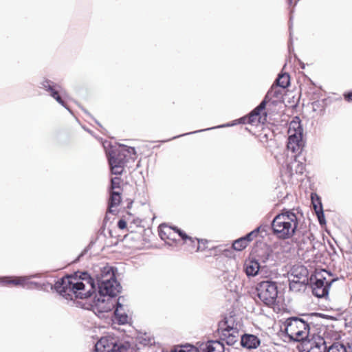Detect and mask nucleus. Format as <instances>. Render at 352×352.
<instances>
[{"label": "nucleus", "instance_id": "33", "mask_svg": "<svg viewBox=\"0 0 352 352\" xmlns=\"http://www.w3.org/2000/svg\"><path fill=\"white\" fill-rule=\"evenodd\" d=\"M234 124H226L221 125V126H216V128L225 127V126H233ZM215 129V127H211V128H208V129H206L197 130V131H194V132L186 133H184V134H182V135L175 136L173 138H171V140H173V139H175V138H179L181 136L187 135H190V134H192V133H199V132H201V131H206V130H210V129ZM168 140H170V139H169Z\"/></svg>", "mask_w": 352, "mask_h": 352}, {"label": "nucleus", "instance_id": "3", "mask_svg": "<svg viewBox=\"0 0 352 352\" xmlns=\"http://www.w3.org/2000/svg\"><path fill=\"white\" fill-rule=\"evenodd\" d=\"M108 157V162L111 168V174L121 175L124 170L125 164L129 160L136 157V152L134 147L125 145L111 146L106 151Z\"/></svg>", "mask_w": 352, "mask_h": 352}, {"label": "nucleus", "instance_id": "34", "mask_svg": "<svg viewBox=\"0 0 352 352\" xmlns=\"http://www.w3.org/2000/svg\"><path fill=\"white\" fill-rule=\"evenodd\" d=\"M193 240L195 241L194 243L188 242L187 243L190 244L193 248L196 247V251H202L206 248L203 241H200L197 239H195Z\"/></svg>", "mask_w": 352, "mask_h": 352}, {"label": "nucleus", "instance_id": "6", "mask_svg": "<svg viewBox=\"0 0 352 352\" xmlns=\"http://www.w3.org/2000/svg\"><path fill=\"white\" fill-rule=\"evenodd\" d=\"M96 352H142V349L133 350L120 342L118 337L107 335L95 344Z\"/></svg>", "mask_w": 352, "mask_h": 352}, {"label": "nucleus", "instance_id": "28", "mask_svg": "<svg viewBox=\"0 0 352 352\" xmlns=\"http://www.w3.org/2000/svg\"><path fill=\"white\" fill-rule=\"evenodd\" d=\"M278 87L279 86H277L276 84L273 85L266 94L267 98H269L270 100H271L272 98H280V96L282 95V91L278 88Z\"/></svg>", "mask_w": 352, "mask_h": 352}, {"label": "nucleus", "instance_id": "44", "mask_svg": "<svg viewBox=\"0 0 352 352\" xmlns=\"http://www.w3.org/2000/svg\"><path fill=\"white\" fill-rule=\"evenodd\" d=\"M288 2H289V4H291L292 2V0H288Z\"/></svg>", "mask_w": 352, "mask_h": 352}, {"label": "nucleus", "instance_id": "15", "mask_svg": "<svg viewBox=\"0 0 352 352\" xmlns=\"http://www.w3.org/2000/svg\"><path fill=\"white\" fill-rule=\"evenodd\" d=\"M265 269V266L261 265L254 258L246 261L244 263V272L248 277L256 276L258 273L262 274Z\"/></svg>", "mask_w": 352, "mask_h": 352}, {"label": "nucleus", "instance_id": "21", "mask_svg": "<svg viewBox=\"0 0 352 352\" xmlns=\"http://www.w3.org/2000/svg\"><path fill=\"white\" fill-rule=\"evenodd\" d=\"M287 170L289 177H292L294 173L302 175L305 170V165L295 160L287 165Z\"/></svg>", "mask_w": 352, "mask_h": 352}, {"label": "nucleus", "instance_id": "27", "mask_svg": "<svg viewBox=\"0 0 352 352\" xmlns=\"http://www.w3.org/2000/svg\"><path fill=\"white\" fill-rule=\"evenodd\" d=\"M326 352H347V349L344 344L336 342L327 346Z\"/></svg>", "mask_w": 352, "mask_h": 352}, {"label": "nucleus", "instance_id": "18", "mask_svg": "<svg viewBox=\"0 0 352 352\" xmlns=\"http://www.w3.org/2000/svg\"><path fill=\"white\" fill-rule=\"evenodd\" d=\"M308 270L303 265H294L290 271L289 278L307 282Z\"/></svg>", "mask_w": 352, "mask_h": 352}, {"label": "nucleus", "instance_id": "13", "mask_svg": "<svg viewBox=\"0 0 352 352\" xmlns=\"http://www.w3.org/2000/svg\"><path fill=\"white\" fill-rule=\"evenodd\" d=\"M314 333V336L307 340L309 346L307 348V352H326L327 351V342L320 334Z\"/></svg>", "mask_w": 352, "mask_h": 352}, {"label": "nucleus", "instance_id": "24", "mask_svg": "<svg viewBox=\"0 0 352 352\" xmlns=\"http://www.w3.org/2000/svg\"><path fill=\"white\" fill-rule=\"evenodd\" d=\"M289 289L292 292H298L303 289L305 287L307 282L296 280L294 279H289Z\"/></svg>", "mask_w": 352, "mask_h": 352}, {"label": "nucleus", "instance_id": "37", "mask_svg": "<svg viewBox=\"0 0 352 352\" xmlns=\"http://www.w3.org/2000/svg\"><path fill=\"white\" fill-rule=\"evenodd\" d=\"M263 111L259 108V107H256L251 113H252V117H261V111Z\"/></svg>", "mask_w": 352, "mask_h": 352}, {"label": "nucleus", "instance_id": "16", "mask_svg": "<svg viewBox=\"0 0 352 352\" xmlns=\"http://www.w3.org/2000/svg\"><path fill=\"white\" fill-rule=\"evenodd\" d=\"M177 234V235L179 236H180L181 239L186 243L188 242H190V243L195 242V241L193 240V239L192 237L188 236L185 232L177 229V228H168L166 231L162 230L160 232V237L163 240L166 238L168 239H171L173 241H175L176 239H175V236H172L173 234Z\"/></svg>", "mask_w": 352, "mask_h": 352}, {"label": "nucleus", "instance_id": "20", "mask_svg": "<svg viewBox=\"0 0 352 352\" xmlns=\"http://www.w3.org/2000/svg\"><path fill=\"white\" fill-rule=\"evenodd\" d=\"M115 319L120 324H124L128 322V316L124 311L122 305L120 302V297L117 299L114 311Z\"/></svg>", "mask_w": 352, "mask_h": 352}, {"label": "nucleus", "instance_id": "11", "mask_svg": "<svg viewBox=\"0 0 352 352\" xmlns=\"http://www.w3.org/2000/svg\"><path fill=\"white\" fill-rule=\"evenodd\" d=\"M232 322L233 319L230 317L219 324L221 340L230 346L234 344L240 336L237 327L230 324Z\"/></svg>", "mask_w": 352, "mask_h": 352}, {"label": "nucleus", "instance_id": "43", "mask_svg": "<svg viewBox=\"0 0 352 352\" xmlns=\"http://www.w3.org/2000/svg\"><path fill=\"white\" fill-rule=\"evenodd\" d=\"M86 251H87V250H85V251H84L82 254H80V255L79 256L78 258H79L80 256H82V255L84 254V253H85Z\"/></svg>", "mask_w": 352, "mask_h": 352}, {"label": "nucleus", "instance_id": "32", "mask_svg": "<svg viewBox=\"0 0 352 352\" xmlns=\"http://www.w3.org/2000/svg\"><path fill=\"white\" fill-rule=\"evenodd\" d=\"M121 179L115 177L111 179L110 191L120 190Z\"/></svg>", "mask_w": 352, "mask_h": 352}, {"label": "nucleus", "instance_id": "30", "mask_svg": "<svg viewBox=\"0 0 352 352\" xmlns=\"http://www.w3.org/2000/svg\"><path fill=\"white\" fill-rule=\"evenodd\" d=\"M170 352H199L198 349L192 346H177Z\"/></svg>", "mask_w": 352, "mask_h": 352}, {"label": "nucleus", "instance_id": "1", "mask_svg": "<svg viewBox=\"0 0 352 352\" xmlns=\"http://www.w3.org/2000/svg\"><path fill=\"white\" fill-rule=\"evenodd\" d=\"M53 288L63 298L73 300L74 298L86 299L95 292L94 278L87 272H77L58 280Z\"/></svg>", "mask_w": 352, "mask_h": 352}, {"label": "nucleus", "instance_id": "8", "mask_svg": "<svg viewBox=\"0 0 352 352\" xmlns=\"http://www.w3.org/2000/svg\"><path fill=\"white\" fill-rule=\"evenodd\" d=\"M257 296L260 300L267 306L275 305L278 296V287L274 281L263 280L256 287Z\"/></svg>", "mask_w": 352, "mask_h": 352}, {"label": "nucleus", "instance_id": "42", "mask_svg": "<svg viewBox=\"0 0 352 352\" xmlns=\"http://www.w3.org/2000/svg\"><path fill=\"white\" fill-rule=\"evenodd\" d=\"M248 120H248V117H247V116L242 117L239 120V123H242V124L248 123Z\"/></svg>", "mask_w": 352, "mask_h": 352}, {"label": "nucleus", "instance_id": "14", "mask_svg": "<svg viewBox=\"0 0 352 352\" xmlns=\"http://www.w3.org/2000/svg\"><path fill=\"white\" fill-rule=\"evenodd\" d=\"M39 277L38 274H34L29 276H15V277H3L2 283L3 284H12L14 285H20L22 287H28L30 288V285H34L38 286V283L30 281L31 278Z\"/></svg>", "mask_w": 352, "mask_h": 352}, {"label": "nucleus", "instance_id": "5", "mask_svg": "<svg viewBox=\"0 0 352 352\" xmlns=\"http://www.w3.org/2000/svg\"><path fill=\"white\" fill-rule=\"evenodd\" d=\"M98 294L118 295L120 292L121 285L117 281L113 268L105 266L101 269V272L96 276Z\"/></svg>", "mask_w": 352, "mask_h": 352}, {"label": "nucleus", "instance_id": "36", "mask_svg": "<svg viewBox=\"0 0 352 352\" xmlns=\"http://www.w3.org/2000/svg\"><path fill=\"white\" fill-rule=\"evenodd\" d=\"M270 98H267V96L265 95L264 99L263 100V101L258 105V107H259V108L262 110H264L265 107H266V104L270 101Z\"/></svg>", "mask_w": 352, "mask_h": 352}, {"label": "nucleus", "instance_id": "41", "mask_svg": "<svg viewBox=\"0 0 352 352\" xmlns=\"http://www.w3.org/2000/svg\"><path fill=\"white\" fill-rule=\"evenodd\" d=\"M344 98L348 102H352V91L345 94Z\"/></svg>", "mask_w": 352, "mask_h": 352}, {"label": "nucleus", "instance_id": "25", "mask_svg": "<svg viewBox=\"0 0 352 352\" xmlns=\"http://www.w3.org/2000/svg\"><path fill=\"white\" fill-rule=\"evenodd\" d=\"M277 86L286 88L289 85V75L287 73L280 74L276 80Z\"/></svg>", "mask_w": 352, "mask_h": 352}, {"label": "nucleus", "instance_id": "12", "mask_svg": "<svg viewBox=\"0 0 352 352\" xmlns=\"http://www.w3.org/2000/svg\"><path fill=\"white\" fill-rule=\"evenodd\" d=\"M41 85V87L48 91L50 96L54 98L60 104L69 109L62 99L61 96H60V94H62L63 92L62 88L59 85L48 79H45L43 80Z\"/></svg>", "mask_w": 352, "mask_h": 352}, {"label": "nucleus", "instance_id": "39", "mask_svg": "<svg viewBox=\"0 0 352 352\" xmlns=\"http://www.w3.org/2000/svg\"><path fill=\"white\" fill-rule=\"evenodd\" d=\"M261 117H252V113L250 114V116H248V124H254L256 121H259Z\"/></svg>", "mask_w": 352, "mask_h": 352}, {"label": "nucleus", "instance_id": "2", "mask_svg": "<svg viewBox=\"0 0 352 352\" xmlns=\"http://www.w3.org/2000/svg\"><path fill=\"white\" fill-rule=\"evenodd\" d=\"M298 225V218L294 209H283L272 222L273 232L282 239H287L294 236Z\"/></svg>", "mask_w": 352, "mask_h": 352}, {"label": "nucleus", "instance_id": "9", "mask_svg": "<svg viewBox=\"0 0 352 352\" xmlns=\"http://www.w3.org/2000/svg\"><path fill=\"white\" fill-rule=\"evenodd\" d=\"M324 274H327L329 276H331V274L328 272L327 270H322L315 275L314 281L313 280V278H311V281L312 282V293L314 296L318 298L327 296L329 294V289L331 284L338 280V278H334L327 280Z\"/></svg>", "mask_w": 352, "mask_h": 352}, {"label": "nucleus", "instance_id": "38", "mask_svg": "<svg viewBox=\"0 0 352 352\" xmlns=\"http://www.w3.org/2000/svg\"><path fill=\"white\" fill-rule=\"evenodd\" d=\"M263 111L259 108V107H256L251 113H252V117H261V111Z\"/></svg>", "mask_w": 352, "mask_h": 352}, {"label": "nucleus", "instance_id": "23", "mask_svg": "<svg viewBox=\"0 0 352 352\" xmlns=\"http://www.w3.org/2000/svg\"><path fill=\"white\" fill-rule=\"evenodd\" d=\"M256 256V261H258L263 265V264H265L272 258V251L267 248L261 249L257 252Z\"/></svg>", "mask_w": 352, "mask_h": 352}, {"label": "nucleus", "instance_id": "40", "mask_svg": "<svg viewBox=\"0 0 352 352\" xmlns=\"http://www.w3.org/2000/svg\"><path fill=\"white\" fill-rule=\"evenodd\" d=\"M118 227L123 230L126 227V222L124 219H120L118 222Z\"/></svg>", "mask_w": 352, "mask_h": 352}, {"label": "nucleus", "instance_id": "31", "mask_svg": "<svg viewBox=\"0 0 352 352\" xmlns=\"http://www.w3.org/2000/svg\"><path fill=\"white\" fill-rule=\"evenodd\" d=\"M261 229H262L261 226H259V227L256 228V229H254V230H252V232L247 234L245 236H243V238H245V241L247 242L248 244L249 242L252 241L254 238H256L258 236V234Z\"/></svg>", "mask_w": 352, "mask_h": 352}, {"label": "nucleus", "instance_id": "26", "mask_svg": "<svg viewBox=\"0 0 352 352\" xmlns=\"http://www.w3.org/2000/svg\"><path fill=\"white\" fill-rule=\"evenodd\" d=\"M319 205H316L313 202L314 210L318 219V221L321 226L324 225L326 223L324 212L322 210V206L320 201H319Z\"/></svg>", "mask_w": 352, "mask_h": 352}, {"label": "nucleus", "instance_id": "29", "mask_svg": "<svg viewBox=\"0 0 352 352\" xmlns=\"http://www.w3.org/2000/svg\"><path fill=\"white\" fill-rule=\"evenodd\" d=\"M248 243L245 241V238L241 237L235 240L232 243V248L234 250L237 251H241L248 246Z\"/></svg>", "mask_w": 352, "mask_h": 352}, {"label": "nucleus", "instance_id": "19", "mask_svg": "<svg viewBox=\"0 0 352 352\" xmlns=\"http://www.w3.org/2000/svg\"><path fill=\"white\" fill-rule=\"evenodd\" d=\"M223 344L218 340H210L200 347L199 352H223Z\"/></svg>", "mask_w": 352, "mask_h": 352}, {"label": "nucleus", "instance_id": "4", "mask_svg": "<svg viewBox=\"0 0 352 352\" xmlns=\"http://www.w3.org/2000/svg\"><path fill=\"white\" fill-rule=\"evenodd\" d=\"M285 333L290 340L303 342L309 340L314 333L307 320L302 318L291 317L285 321Z\"/></svg>", "mask_w": 352, "mask_h": 352}, {"label": "nucleus", "instance_id": "22", "mask_svg": "<svg viewBox=\"0 0 352 352\" xmlns=\"http://www.w3.org/2000/svg\"><path fill=\"white\" fill-rule=\"evenodd\" d=\"M121 193L120 190L110 191V198L109 201V212H113V208L118 206L121 202Z\"/></svg>", "mask_w": 352, "mask_h": 352}, {"label": "nucleus", "instance_id": "35", "mask_svg": "<svg viewBox=\"0 0 352 352\" xmlns=\"http://www.w3.org/2000/svg\"><path fill=\"white\" fill-rule=\"evenodd\" d=\"M273 347L267 344H263L261 346L258 352H272Z\"/></svg>", "mask_w": 352, "mask_h": 352}, {"label": "nucleus", "instance_id": "10", "mask_svg": "<svg viewBox=\"0 0 352 352\" xmlns=\"http://www.w3.org/2000/svg\"><path fill=\"white\" fill-rule=\"evenodd\" d=\"M116 296L110 294H99V296L94 298L92 304H91V309L96 314H102L111 311L116 307L117 299L115 297Z\"/></svg>", "mask_w": 352, "mask_h": 352}, {"label": "nucleus", "instance_id": "7", "mask_svg": "<svg viewBox=\"0 0 352 352\" xmlns=\"http://www.w3.org/2000/svg\"><path fill=\"white\" fill-rule=\"evenodd\" d=\"M302 132L303 129L299 118L296 117L289 124L287 145V149L294 153L299 154L303 149L305 144L302 140Z\"/></svg>", "mask_w": 352, "mask_h": 352}, {"label": "nucleus", "instance_id": "17", "mask_svg": "<svg viewBox=\"0 0 352 352\" xmlns=\"http://www.w3.org/2000/svg\"><path fill=\"white\" fill-rule=\"evenodd\" d=\"M241 346L248 349H256L261 344L260 339L255 335L245 333L241 336Z\"/></svg>", "mask_w": 352, "mask_h": 352}]
</instances>
